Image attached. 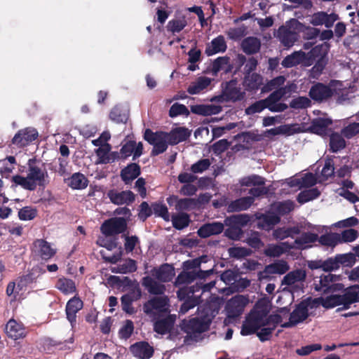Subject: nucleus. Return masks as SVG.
<instances>
[{"instance_id": "obj_8", "label": "nucleus", "mask_w": 359, "mask_h": 359, "mask_svg": "<svg viewBox=\"0 0 359 359\" xmlns=\"http://www.w3.org/2000/svg\"><path fill=\"white\" fill-rule=\"evenodd\" d=\"M128 229L127 221L121 217L106 219L100 226V231L105 236H113L124 233Z\"/></svg>"}, {"instance_id": "obj_14", "label": "nucleus", "mask_w": 359, "mask_h": 359, "mask_svg": "<svg viewBox=\"0 0 359 359\" xmlns=\"http://www.w3.org/2000/svg\"><path fill=\"white\" fill-rule=\"evenodd\" d=\"M39 137V133L34 128L19 130L12 139V143L19 148L29 145Z\"/></svg>"}, {"instance_id": "obj_20", "label": "nucleus", "mask_w": 359, "mask_h": 359, "mask_svg": "<svg viewBox=\"0 0 359 359\" xmlns=\"http://www.w3.org/2000/svg\"><path fill=\"white\" fill-rule=\"evenodd\" d=\"M258 228L269 231L280 222V217L273 212L260 213L257 215Z\"/></svg>"}, {"instance_id": "obj_36", "label": "nucleus", "mask_w": 359, "mask_h": 359, "mask_svg": "<svg viewBox=\"0 0 359 359\" xmlns=\"http://www.w3.org/2000/svg\"><path fill=\"white\" fill-rule=\"evenodd\" d=\"M190 110L195 114L210 116L220 113L222 111V107L213 104H196L191 105Z\"/></svg>"}, {"instance_id": "obj_17", "label": "nucleus", "mask_w": 359, "mask_h": 359, "mask_svg": "<svg viewBox=\"0 0 359 359\" xmlns=\"http://www.w3.org/2000/svg\"><path fill=\"white\" fill-rule=\"evenodd\" d=\"M107 196L112 203L117 205H129L135 200V194L130 190L118 191L116 189H110L107 192Z\"/></svg>"}, {"instance_id": "obj_31", "label": "nucleus", "mask_w": 359, "mask_h": 359, "mask_svg": "<svg viewBox=\"0 0 359 359\" xmlns=\"http://www.w3.org/2000/svg\"><path fill=\"white\" fill-rule=\"evenodd\" d=\"M233 67V65L230 63L229 57H219L215 59L212 64V74L216 76L220 71H223L225 74H228L232 71Z\"/></svg>"}, {"instance_id": "obj_37", "label": "nucleus", "mask_w": 359, "mask_h": 359, "mask_svg": "<svg viewBox=\"0 0 359 359\" xmlns=\"http://www.w3.org/2000/svg\"><path fill=\"white\" fill-rule=\"evenodd\" d=\"M261 48L260 40L255 36H248L241 42V48L247 55L257 53Z\"/></svg>"}, {"instance_id": "obj_27", "label": "nucleus", "mask_w": 359, "mask_h": 359, "mask_svg": "<svg viewBox=\"0 0 359 359\" xmlns=\"http://www.w3.org/2000/svg\"><path fill=\"white\" fill-rule=\"evenodd\" d=\"M168 137V144L176 145L180 142L186 141L191 135V132L184 127H178L172 129L170 133H167Z\"/></svg>"}, {"instance_id": "obj_63", "label": "nucleus", "mask_w": 359, "mask_h": 359, "mask_svg": "<svg viewBox=\"0 0 359 359\" xmlns=\"http://www.w3.org/2000/svg\"><path fill=\"white\" fill-rule=\"evenodd\" d=\"M133 330V322L131 320H126L118 331L119 337L123 339H128L131 337Z\"/></svg>"}, {"instance_id": "obj_32", "label": "nucleus", "mask_w": 359, "mask_h": 359, "mask_svg": "<svg viewBox=\"0 0 359 359\" xmlns=\"http://www.w3.org/2000/svg\"><path fill=\"white\" fill-rule=\"evenodd\" d=\"M254 198L251 196H245L232 201L227 205L228 212H236L248 210L254 203Z\"/></svg>"}, {"instance_id": "obj_13", "label": "nucleus", "mask_w": 359, "mask_h": 359, "mask_svg": "<svg viewBox=\"0 0 359 359\" xmlns=\"http://www.w3.org/2000/svg\"><path fill=\"white\" fill-rule=\"evenodd\" d=\"M336 90L320 82L315 83L309 90V95L315 102H323L330 99Z\"/></svg>"}, {"instance_id": "obj_46", "label": "nucleus", "mask_w": 359, "mask_h": 359, "mask_svg": "<svg viewBox=\"0 0 359 359\" xmlns=\"http://www.w3.org/2000/svg\"><path fill=\"white\" fill-rule=\"evenodd\" d=\"M318 239V235L317 233L304 232L301 235L300 237L297 238L294 240V244L297 248L304 249L306 248V247L304 246V245L315 243Z\"/></svg>"}, {"instance_id": "obj_40", "label": "nucleus", "mask_w": 359, "mask_h": 359, "mask_svg": "<svg viewBox=\"0 0 359 359\" xmlns=\"http://www.w3.org/2000/svg\"><path fill=\"white\" fill-rule=\"evenodd\" d=\"M171 221L172 226L177 230H182L185 229L189 226L191 222L190 215L184 212H180L172 215Z\"/></svg>"}, {"instance_id": "obj_59", "label": "nucleus", "mask_w": 359, "mask_h": 359, "mask_svg": "<svg viewBox=\"0 0 359 359\" xmlns=\"http://www.w3.org/2000/svg\"><path fill=\"white\" fill-rule=\"evenodd\" d=\"M190 112L187 107L180 103H174L169 109V116L171 118L176 117L180 115L188 116Z\"/></svg>"}, {"instance_id": "obj_35", "label": "nucleus", "mask_w": 359, "mask_h": 359, "mask_svg": "<svg viewBox=\"0 0 359 359\" xmlns=\"http://www.w3.org/2000/svg\"><path fill=\"white\" fill-rule=\"evenodd\" d=\"M277 36L285 46H291L295 41V32L291 30L287 23L280 26L277 31Z\"/></svg>"}, {"instance_id": "obj_41", "label": "nucleus", "mask_w": 359, "mask_h": 359, "mask_svg": "<svg viewBox=\"0 0 359 359\" xmlns=\"http://www.w3.org/2000/svg\"><path fill=\"white\" fill-rule=\"evenodd\" d=\"M67 180L68 186L73 189H83L89 182L87 177L79 172L72 174Z\"/></svg>"}, {"instance_id": "obj_7", "label": "nucleus", "mask_w": 359, "mask_h": 359, "mask_svg": "<svg viewBox=\"0 0 359 359\" xmlns=\"http://www.w3.org/2000/svg\"><path fill=\"white\" fill-rule=\"evenodd\" d=\"M37 160L35 158H30L27 162V176L31 182L35 183L36 187L37 186L45 187L48 181L46 179L48 177V172L43 165L40 167L36 165Z\"/></svg>"}, {"instance_id": "obj_60", "label": "nucleus", "mask_w": 359, "mask_h": 359, "mask_svg": "<svg viewBox=\"0 0 359 359\" xmlns=\"http://www.w3.org/2000/svg\"><path fill=\"white\" fill-rule=\"evenodd\" d=\"M37 215L36 208L31 206H25L18 211V217L20 220L27 221L34 219Z\"/></svg>"}, {"instance_id": "obj_26", "label": "nucleus", "mask_w": 359, "mask_h": 359, "mask_svg": "<svg viewBox=\"0 0 359 359\" xmlns=\"http://www.w3.org/2000/svg\"><path fill=\"white\" fill-rule=\"evenodd\" d=\"M152 275L161 282L167 283L172 280L175 276V269L168 263L161 264L158 269L152 270Z\"/></svg>"}, {"instance_id": "obj_38", "label": "nucleus", "mask_w": 359, "mask_h": 359, "mask_svg": "<svg viewBox=\"0 0 359 359\" xmlns=\"http://www.w3.org/2000/svg\"><path fill=\"white\" fill-rule=\"evenodd\" d=\"M332 123V121L326 118H316L312 120L309 130L312 133L322 135L325 133L327 128Z\"/></svg>"}, {"instance_id": "obj_62", "label": "nucleus", "mask_w": 359, "mask_h": 359, "mask_svg": "<svg viewBox=\"0 0 359 359\" xmlns=\"http://www.w3.org/2000/svg\"><path fill=\"white\" fill-rule=\"evenodd\" d=\"M269 135L275 136L278 135H291L294 134V130L290 125H281L278 127L271 128L266 131Z\"/></svg>"}, {"instance_id": "obj_48", "label": "nucleus", "mask_w": 359, "mask_h": 359, "mask_svg": "<svg viewBox=\"0 0 359 359\" xmlns=\"http://www.w3.org/2000/svg\"><path fill=\"white\" fill-rule=\"evenodd\" d=\"M128 112L118 106H115L109 113L110 118L116 123H126L128 119Z\"/></svg>"}, {"instance_id": "obj_19", "label": "nucleus", "mask_w": 359, "mask_h": 359, "mask_svg": "<svg viewBox=\"0 0 359 359\" xmlns=\"http://www.w3.org/2000/svg\"><path fill=\"white\" fill-rule=\"evenodd\" d=\"M130 351L139 359H149L154 353V348L147 341H142L132 344Z\"/></svg>"}, {"instance_id": "obj_15", "label": "nucleus", "mask_w": 359, "mask_h": 359, "mask_svg": "<svg viewBox=\"0 0 359 359\" xmlns=\"http://www.w3.org/2000/svg\"><path fill=\"white\" fill-rule=\"evenodd\" d=\"M4 332L6 336L15 341L26 337L28 331L24 324L11 318L5 325Z\"/></svg>"}, {"instance_id": "obj_24", "label": "nucleus", "mask_w": 359, "mask_h": 359, "mask_svg": "<svg viewBox=\"0 0 359 359\" xmlns=\"http://www.w3.org/2000/svg\"><path fill=\"white\" fill-rule=\"evenodd\" d=\"M83 302L77 296L71 298L66 304L65 313L67 320L72 324L76 323V313L83 309Z\"/></svg>"}, {"instance_id": "obj_6", "label": "nucleus", "mask_w": 359, "mask_h": 359, "mask_svg": "<svg viewBox=\"0 0 359 359\" xmlns=\"http://www.w3.org/2000/svg\"><path fill=\"white\" fill-rule=\"evenodd\" d=\"M356 259L353 253L337 254L334 257H328L323 260V271L331 272L336 271L341 266L351 267L355 263Z\"/></svg>"}, {"instance_id": "obj_1", "label": "nucleus", "mask_w": 359, "mask_h": 359, "mask_svg": "<svg viewBox=\"0 0 359 359\" xmlns=\"http://www.w3.org/2000/svg\"><path fill=\"white\" fill-rule=\"evenodd\" d=\"M270 307L264 300H259L250 311L243 322L241 334L248 336L255 334L262 327L269 326L276 329L282 322V317L279 314L269 315Z\"/></svg>"}, {"instance_id": "obj_33", "label": "nucleus", "mask_w": 359, "mask_h": 359, "mask_svg": "<svg viewBox=\"0 0 359 359\" xmlns=\"http://www.w3.org/2000/svg\"><path fill=\"white\" fill-rule=\"evenodd\" d=\"M329 48L328 45H317L310 51L306 53L307 55V61L306 62V66H311L313 64V62L318 59H320L323 57V58L327 57V50Z\"/></svg>"}, {"instance_id": "obj_30", "label": "nucleus", "mask_w": 359, "mask_h": 359, "mask_svg": "<svg viewBox=\"0 0 359 359\" xmlns=\"http://www.w3.org/2000/svg\"><path fill=\"white\" fill-rule=\"evenodd\" d=\"M243 85L248 92H256L263 85V77L257 73L245 74Z\"/></svg>"}, {"instance_id": "obj_51", "label": "nucleus", "mask_w": 359, "mask_h": 359, "mask_svg": "<svg viewBox=\"0 0 359 359\" xmlns=\"http://www.w3.org/2000/svg\"><path fill=\"white\" fill-rule=\"evenodd\" d=\"M289 270V266L285 261H279L271 264L265 267V272L268 273L284 274Z\"/></svg>"}, {"instance_id": "obj_16", "label": "nucleus", "mask_w": 359, "mask_h": 359, "mask_svg": "<svg viewBox=\"0 0 359 359\" xmlns=\"http://www.w3.org/2000/svg\"><path fill=\"white\" fill-rule=\"evenodd\" d=\"M248 303V298L243 295L237 294L233 297L226 303V309L228 316L229 317H237L240 316Z\"/></svg>"}, {"instance_id": "obj_4", "label": "nucleus", "mask_w": 359, "mask_h": 359, "mask_svg": "<svg viewBox=\"0 0 359 359\" xmlns=\"http://www.w3.org/2000/svg\"><path fill=\"white\" fill-rule=\"evenodd\" d=\"M314 308H316V305H315L311 297H307L303 299L295 306L294 309L290 315L289 321L281 324V327L283 328H289L304 322L310 316L309 309Z\"/></svg>"}, {"instance_id": "obj_54", "label": "nucleus", "mask_w": 359, "mask_h": 359, "mask_svg": "<svg viewBox=\"0 0 359 359\" xmlns=\"http://www.w3.org/2000/svg\"><path fill=\"white\" fill-rule=\"evenodd\" d=\"M187 25V21L184 16L179 19H173L168 22L167 29L172 34L180 32Z\"/></svg>"}, {"instance_id": "obj_34", "label": "nucleus", "mask_w": 359, "mask_h": 359, "mask_svg": "<svg viewBox=\"0 0 359 359\" xmlns=\"http://www.w3.org/2000/svg\"><path fill=\"white\" fill-rule=\"evenodd\" d=\"M358 293H359V285H355L346 288L343 294H341V300L344 309H349L352 304L357 302Z\"/></svg>"}, {"instance_id": "obj_55", "label": "nucleus", "mask_w": 359, "mask_h": 359, "mask_svg": "<svg viewBox=\"0 0 359 359\" xmlns=\"http://www.w3.org/2000/svg\"><path fill=\"white\" fill-rule=\"evenodd\" d=\"M265 179L257 175H252L241 179L240 183L241 186H264L265 184Z\"/></svg>"}, {"instance_id": "obj_5", "label": "nucleus", "mask_w": 359, "mask_h": 359, "mask_svg": "<svg viewBox=\"0 0 359 359\" xmlns=\"http://www.w3.org/2000/svg\"><path fill=\"white\" fill-rule=\"evenodd\" d=\"M144 139L151 145L153 149L151 152L152 156H158L168 149V137L166 132H153L151 129L145 130Z\"/></svg>"}, {"instance_id": "obj_44", "label": "nucleus", "mask_w": 359, "mask_h": 359, "mask_svg": "<svg viewBox=\"0 0 359 359\" xmlns=\"http://www.w3.org/2000/svg\"><path fill=\"white\" fill-rule=\"evenodd\" d=\"M55 287L65 294H72L76 291L74 281L65 277L57 280Z\"/></svg>"}, {"instance_id": "obj_29", "label": "nucleus", "mask_w": 359, "mask_h": 359, "mask_svg": "<svg viewBox=\"0 0 359 359\" xmlns=\"http://www.w3.org/2000/svg\"><path fill=\"white\" fill-rule=\"evenodd\" d=\"M141 173L140 166L136 163H130L121 171L122 181L128 184L136 179Z\"/></svg>"}, {"instance_id": "obj_45", "label": "nucleus", "mask_w": 359, "mask_h": 359, "mask_svg": "<svg viewBox=\"0 0 359 359\" xmlns=\"http://www.w3.org/2000/svg\"><path fill=\"white\" fill-rule=\"evenodd\" d=\"M319 243L323 246L334 248L337 245L340 243L339 233H327L321 235L317 240Z\"/></svg>"}, {"instance_id": "obj_43", "label": "nucleus", "mask_w": 359, "mask_h": 359, "mask_svg": "<svg viewBox=\"0 0 359 359\" xmlns=\"http://www.w3.org/2000/svg\"><path fill=\"white\" fill-rule=\"evenodd\" d=\"M210 79L205 76L198 77L195 82L191 83L188 88L187 92L191 95H196L205 89L210 84Z\"/></svg>"}, {"instance_id": "obj_49", "label": "nucleus", "mask_w": 359, "mask_h": 359, "mask_svg": "<svg viewBox=\"0 0 359 359\" xmlns=\"http://www.w3.org/2000/svg\"><path fill=\"white\" fill-rule=\"evenodd\" d=\"M153 214L156 217L162 218L164 221H170V214L168 207L162 202L152 203Z\"/></svg>"}, {"instance_id": "obj_57", "label": "nucleus", "mask_w": 359, "mask_h": 359, "mask_svg": "<svg viewBox=\"0 0 359 359\" xmlns=\"http://www.w3.org/2000/svg\"><path fill=\"white\" fill-rule=\"evenodd\" d=\"M111 145L109 144H105L103 146L99 147L95 149V152L98 158L97 164H106L109 163V159H107L108 153L111 150Z\"/></svg>"}, {"instance_id": "obj_22", "label": "nucleus", "mask_w": 359, "mask_h": 359, "mask_svg": "<svg viewBox=\"0 0 359 359\" xmlns=\"http://www.w3.org/2000/svg\"><path fill=\"white\" fill-rule=\"evenodd\" d=\"M142 297V291L137 286L132 292L123 294L121 298V307L128 314H133L136 312L133 306V302L140 299Z\"/></svg>"}, {"instance_id": "obj_42", "label": "nucleus", "mask_w": 359, "mask_h": 359, "mask_svg": "<svg viewBox=\"0 0 359 359\" xmlns=\"http://www.w3.org/2000/svg\"><path fill=\"white\" fill-rule=\"evenodd\" d=\"M329 150L332 153H337L346 147V141L343 135L334 132L330 135Z\"/></svg>"}, {"instance_id": "obj_2", "label": "nucleus", "mask_w": 359, "mask_h": 359, "mask_svg": "<svg viewBox=\"0 0 359 359\" xmlns=\"http://www.w3.org/2000/svg\"><path fill=\"white\" fill-rule=\"evenodd\" d=\"M142 311L152 320L170 312V299L168 296H154L142 304Z\"/></svg>"}, {"instance_id": "obj_11", "label": "nucleus", "mask_w": 359, "mask_h": 359, "mask_svg": "<svg viewBox=\"0 0 359 359\" xmlns=\"http://www.w3.org/2000/svg\"><path fill=\"white\" fill-rule=\"evenodd\" d=\"M213 273V269L201 270L199 269L198 271H188L184 270L179 273L175 279V285L176 286H180L182 285H188L191 283L196 279H205Z\"/></svg>"}, {"instance_id": "obj_3", "label": "nucleus", "mask_w": 359, "mask_h": 359, "mask_svg": "<svg viewBox=\"0 0 359 359\" xmlns=\"http://www.w3.org/2000/svg\"><path fill=\"white\" fill-rule=\"evenodd\" d=\"M250 221V217L246 214L233 215L226 217L224 224L228 226L224 231V236L233 241H238L243 234L242 227Z\"/></svg>"}, {"instance_id": "obj_18", "label": "nucleus", "mask_w": 359, "mask_h": 359, "mask_svg": "<svg viewBox=\"0 0 359 359\" xmlns=\"http://www.w3.org/2000/svg\"><path fill=\"white\" fill-rule=\"evenodd\" d=\"M33 251L36 255L46 261L51 259L56 253V250L43 239H37L33 243Z\"/></svg>"}, {"instance_id": "obj_58", "label": "nucleus", "mask_w": 359, "mask_h": 359, "mask_svg": "<svg viewBox=\"0 0 359 359\" xmlns=\"http://www.w3.org/2000/svg\"><path fill=\"white\" fill-rule=\"evenodd\" d=\"M285 79L283 76H278L269 81H268L265 85L262 86L261 88L262 93H268L269 91L273 90L276 88H281L280 86L283 85Z\"/></svg>"}, {"instance_id": "obj_9", "label": "nucleus", "mask_w": 359, "mask_h": 359, "mask_svg": "<svg viewBox=\"0 0 359 359\" xmlns=\"http://www.w3.org/2000/svg\"><path fill=\"white\" fill-rule=\"evenodd\" d=\"M211 320L207 317H195L189 320H183L180 323L182 331L188 334L206 332L210 325Z\"/></svg>"}, {"instance_id": "obj_12", "label": "nucleus", "mask_w": 359, "mask_h": 359, "mask_svg": "<svg viewBox=\"0 0 359 359\" xmlns=\"http://www.w3.org/2000/svg\"><path fill=\"white\" fill-rule=\"evenodd\" d=\"M222 95L226 101L233 102L244 100L246 96L245 92L242 90L236 79L225 83Z\"/></svg>"}, {"instance_id": "obj_39", "label": "nucleus", "mask_w": 359, "mask_h": 359, "mask_svg": "<svg viewBox=\"0 0 359 359\" xmlns=\"http://www.w3.org/2000/svg\"><path fill=\"white\" fill-rule=\"evenodd\" d=\"M315 305H322L325 309H332L335 306L342 305L341 300V294H331L325 298L318 297L313 299Z\"/></svg>"}, {"instance_id": "obj_64", "label": "nucleus", "mask_w": 359, "mask_h": 359, "mask_svg": "<svg viewBox=\"0 0 359 359\" xmlns=\"http://www.w3.org/2000/svg\"><path fill=\"white\" fill-rule=\"evenodd\" d=\"M358 236V232L354 229L344 230L341 233H339L340 243H350L354 241Z\"/></svg>"}, {"instance_id": "obj_56", "label": "nucleus", "mask_w": 359, "mask_h": 359, "mask_svg": "<svg viewBox=\"0 0 359 359\" xmlns=\"http://www.w3.org/2000/svg\"><path fill=\"white\" fill-rule=\"evenodd\" d=\"M201 302V298L200 296H191V297L184 300V302L182 304L180 308L179 313L181 314H184L191 309H193L200 304Z\"/></svg>"}, {"instance_id": "obj_23", "label": "nucleus", "mask_w": 359, "mask_h": 359, "mask_svg": "<svg viewBox=\"0 0 359 359\" xmlns=\"http://www.w3.org/2000/svg\"><path fill=\"white\" fill-rule=\"evenodd\" d=\"M224 229V224L220 222L205 223L198 229L197 234L201 238H206L221 233Z\"/></svg>"}, {"instance_id": "obj_10", "label": "nucleus", "mask_w": 359, "mask_h": 359, "mask_svg": "<svg viewBox=\"0 0 359 359\" xmlns=\"http://www.w3.org/2000/svg\"><path fill=\"white\" fill-rule=\"evenodd\" d=\"M339 276L328 273L327 275H322L320 277L318 283H314V289L317 292H321L323 294H328L337 291L342 290L344 285L342 283H336L338 280Z\"/></svg>"}, {"instance_id": "obj_52", "label": "nucleus", "mask_w": 359, "mask_h": 359, "mask_svg": "<svg viewBox=\"0 0 359 359\" xmlns=\"http://www.w3.org/2000/svg\"><path fill=\"white\" fill-rule=\"evenodd\" d=\"M197 201L195 198H184L177 201L175 209L177 211L183 212L194 209L197 205Z\"/></svg>"}, {"instance_id": "obj_53", "label": "nucleus", "mask_w": 359, "mask_h": 359, "mask_svg": "<svg viewBox=\"0 0 359 359\" xmlns=\"http://www.w3.org/2000/svg\"><path fill=\"white\" fill-rule=\"evenodd\" d=\"M12 182L15 183L16 185H19L23 189L29 191H34L36 189L35 183L31 182L29 179V177H23L20 175H16L13 176Z\"/></svg>"}, {"instance_id": "obj_28", "label": "nucleus", "mask_w": 359, "mask_h": 359, "mask_svg": "<svg viewBox=\"0 0 359 359\" xmlns=\"http://www.w3.org/2000/svg\"><path fill=\"white\" fill-rule=\"evenodd\" d=\"M227 49V45L224 37L219 35L207 44L205 53L208 56H211L219 53H224Z\"/></svg>"}, {"instance_id": "obj_25", "label": "nucleus", "mask_w": 359, "mask_h": 359, "mask_svg": "<svg viewBox=\"0 0 359 359\" xmlns=\"http://www.w3.org/2000/svg\"><path fill=\"white\" fill-rule=\"evenodd\" d=\"M141 284L152 295L161 296L164 294L166 290L163 284L158 283L149 276L143 277Z\"/></svg>"}, {"instance_id": "obj_61", "label": "nucleus", "mask_w": 359, "mask_h": 359, "mask_svg": "<svg viewBox=\"0 0 359 359\" xmlns=\"http://www.w3.org/2000/svg\"><path fill=\"white\" fill-rule=\"evenodd\" d=\"M294 208V203L290 200L280 202L276 208V211L279 216H284L289 214Z\"/></svg>"}, {"instance_id": "obj_21", "label": "nucleus", "mask_w": 359, "mask_h": 359, "mask_svg": "<svg viewBox=\"0 0 359 359\" xmlns=\"http://www.w3.org/2000/svg\"><path fill=\"white\" fill-rule=\"evenodd\" d=\"M168 314L163 318H156L155 320H153L154 321V332L160 334H165L172 330L176 320V316L170 314V313Z\"/></svg>"}, {"instance_id": "obj_50", "label": "nucleus", "mask_w": 359, "mask_h": 359, "mask_svg": "<svg viewBox=\"0 0 359 359\" xmlns=\"http://www.w3.org/2000/svg\"><path fill=\"white\" fill-rule=\"evenodd\" d=\"M320 195V192L317 188H312L308 190L301 191L297 198V201L304 204L315 198H317Z\"/></svg>"}, {"instance_id": "obj_47", "label": "nucleus", "mask_w": 359, "mask_h": 359, "mask_svg": "<svg viewBox=\"0 0 359 359\" xmlns=\"http://www.w3.org/2000/svg\"><path fill=\"white\" fill-rule=\"evenodd\" d=\"M137 270L136 262L133 259H128L126 262L111 269V272L115 273H133Z\"/></svg>"}]
</instances>
